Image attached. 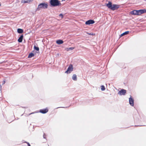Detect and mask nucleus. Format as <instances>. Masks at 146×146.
<instances>
[{
	"label": "nucleus",
	"mask_w": 146,
	"mask_h": 146,
	"mask_svg": "<svg viewBox=\"0 0 146 146\" xmlns=\"http://www.w3.org/2000/svg\"><path fill=\"white\" fill-rule=\"evenodd\" d=\"M106 6L108 8L114 11L118 9L119 8V6L116 4H112V3L109 1L108 3L106 4Z\"/></svg>",
	"instance_id": "nucleus-1"
},
{
	"label": "nucleus",
	"mask_w": 146,
	"mask_h": 146,
	"mask_svg": "<svg viewBox=\"0 0 146 146\" xmlns=\"http://www.w3.org/2000/svg\"><path fill=\"white\" fill-rule=\"evenodd\" d=\"M50 3L51 7H56L61 4L58 0H50Z\"/></svg>",
	"instance_id": "nucleus-2"
},
{
	"label": "nucleus",
	"mask_w": 146,
	"mask_h": 146,
	"mask_svg": "<svg viewBox=\"0 0 146 146\" xmlns=\"http://www.w3.org/2000/svg\"><path fill=\"white\" fill-rule=\"evenodd\" d=\"M48 5L47 4L45 3H41L38 6V7L36 9V11H39L41 9H45L47 8Z\"/></svg>",
	"instance_id": "nucleus-3"
},
{
	"label": "nucleus",
	"mask_w": 146,
	"mask_h": 146,
	"mask_svg": "<svg viewBox=\"0 0 146 146\" xmlns=\"http://www.w3.org/2000/svg\"><path fill=\"white\" fill-rule=\"evenodd\" d=\"M73 68L72 65L71 64H70L65 73L67 74L70 73L73 71Z\"/></svg>",
	"instance_id": "nucleus-4"
},
{
	"label": "nucleus",
	"mask_w": 146,
	"mask_h": 146,
	"mask_svg": "<svg viewBox=\"0 0 146 146\" xmlns=\"http://www.w3.org/2000/svg\"><path fill=\"white\" fill-rule=\"evenodd\" d=\"M126 92V91L124 89H122L120 90L118 94L120 95H125Z\"/></svg>",
	"instance_id": "nucleus-5"
},
{
	"label": "nucleus",
	"mask_w": 146,
	"mask_h": 146,
	"mask_svg": "<svg viewBox=\"0 0 146 146\" xmlns=\"http://www.w3.org/2000/svg\"><path fill=\"white\" fill-rule=\"evenodd\" d=\"M94 22H95L93 20H90L86 21L85 24L87 25H90L94 23Z\"/></svg>",
	"instance_id": "nucleus-6"
},
{
	"label": "nucleus",
	"mask_w": 146,
	"mask_h": 146,
	"mask_svg": "<svg viewBox=\"0 0 146 146\" xmlns=\"http://www.w3.org/2000/svg\"><path fill=\"white\" fill-rule=\"evenodd\" d=\"M129 103L131 106L134 105V100L133 98L131 97L129 99Z\"/></svg>",
	"instance_id": "nucleus-7"
},
{
	"label": "nucleus",
	"mask_w": 146,
	"mask_h": 146,
	"mask_svg": "<svg viewBox=\"0 0 146 146\" xmlns=\"http://www.w3.org/2000/svg\"><path fill=\"white\" fill-rule=\"evenodd\" d=\"M48 111V110L46 108L45 109H43L40 110L39 112L42 113L44 114L46 113Z\"/></svg>",
	"instance_id": "nucleus-8"
},
{
	"label": "nucleus",
	"mask_w": 146,
	"mask_h": 146,
	"mask_svg": "<svg viewBox=\"0 0 146 146\" xmlns=\"http://www.w3.org/2000/svg\"><path fill=\"white\" fill-rule=\"evenodd\" d=\"M23 35H21L20 36V37L19 38V39L18 40V41L19 42H22L23 41Z\"/></svg>",
	"instance_id": "nucleus-9"
},
{
	"label": "nucleus",
	"mask_w": 146,
	"mask_h": 146,
	"mask_svg": "<svg viewBox=\"0 0 146 146\" xmlns=\"http://www.w3.org/2000/svg\"><path fill=\"white\" fill-rule=\"evenodd\" d=\"M72 79L74 81H76L77 80V76L75 74H74L72 77Z\"/></svg>",
	"instance_id": "nucleus-10"
},
{
	"label": "nucleus",
	"mask_w": 146,
	"mask_h": 146,
	"mask_svg": "<svg viewBox=\"0 0 146 146\" xmlns=\"http://www.w3.org/2000/svg\"><path fill=\"white\" fill-rule=\"evenodd\" d=\"M137 10H134L132 11H131V14L135 15H137Z\"/></svg>",
	"instance_id": "nucleus-11"
},
{
	"label": "nucleus",
	"mask_w": 146,
	"mask_h": 146,
	"mask_svg": "<svg viewBox=\"0 0 146 146\" xmlns=\"http://www.w3.org/2000/svg\"><path fill=\"white\" fill-rule=\"evenodd\" d=\"M56 43L58 44H61L63 43V41L62 40H56Z\"/></svg>",
	"instance_id": "nucleus-12"
},
{
	"label": "nucleus",
	"mask_w": 146,
	"mask_h": 146,
	"mask_svg": "<svg viewBox=\"0 0 146 146\" xmlns=\"http://www.w3.org/2000/svg\"><path fill=\"white\" fill-rule=\"evenodd\" d=\"M17 31L19 33H22L23 32V31L22 29H18L17 30Z\"/></svg>",
	"instance_id": "nucleus-13"
},
{
	"label": "nucleus",
	"mask_w": 146,
	"mask_h": 146,
	"mask_svg": "<svg viewBox=\"0 0 146 146\" xmlns=\"http://www.w3.org/2000/svg\"><path fill=\"white\" fill-rule=\"evenodd\" d=\"M33 1V0H27L26 1L24 0L22 2L23 3H29L30 2L32 1Z\"/></svg>",
	"instance_id": "nucleus-14"
},
{
	"label": "nucleus",
	"mask_w": 146,
	"mask_h": 146,
	"mask_svg": "<svg viewBox=\"0 0 146 146\" xmlns=\"http://www.w3.org/2000/svg\"><path fill=\"white\" fill-rule=\"evenodd\" d=\"M129 31H126L123 33H122L120 35V37H121L125 35H127L129 33Z\"/></svg>",
	"instance_id": "nucleus-15"
},
{
	"label": "nucleus",
	"mask_w": 146,
	"mask_h": 146,
	"mask_svg": "<svg viewBox=\"0 0 146 146\" xmlns=\"http://www.w3.org/2000/svg\"><path fill=\"white\" fill-rule=\"evenodd\" d=\"M34 55L33 53H31L29 54L28 57L29 58H31L34 56Z\"/></svg>",
	"instance_id": "nucleus-16"
},
{
	"label": "nucleus",
	"mask_w": 146,
	"mask_h": 146,
	"mask_svg": "<svg viewBox=\"0 0 146 146\" xmlns=\"http://www.w3.org/2000/svg\"><path fill=\"white\" fill-rule=\"evenodd\" d=\"M137 15H140L142 14L141 9L137 10Z\"/></svg>",
	"instance_id": "nucleus-17"
},
{
	"label": "nucleus",
	"mask_w": 146,
	"mask_h": 146,
	"mask_svg": "<svg viewBox=\"0 0 146 146\" xmlns=\"http://www.w3.org/2000/svg\"><path fill=\"white\" fill-rule=\"evenodd\" d=\"M74 48V47H70L68 48H67L66 50L67 51H68L69 50H73Z\"/></svg>",
	"instance_id": "nucleus-18"
},
{
	"label": "nucleus",
	"mask_w": 146,
	"mask_h": 146,
	"mask_svg": "<svg viewBox=\"0 0 146 146\" xmlns=\"http://www.w3.org/2000/svg\"><path fill=\"white\" fill-rule=\"evenodd\" d=\"M106 88L105 87L104 85H102L101 86V90L102 91H104L105 90Z\"/></svg>",
	"instance_id": "nucleus-19"
},
{
	"label": "nucleus",
	"mask_w": 146,
	"mask_h": 146,
	"mask_svg": "<svg viewBox=\"0 0 146 146\" xmlns=\"http://www.w3.org/2000/svg\"><path fill=\"white\" fill-rule=\"evenodd\" d=\"M34 49L35 50H36L37 51H39V48L38 47H37L35 46H34Z\"/></svg>",
	"instance_id": "nucleus-20"
},
{
	"label": "nucleus",
	"mask_w": 146,
	"mask_h": 146,
	"mask_svg": "<svg viewBox=\"0 0 146 146\" xmlns=\"http://www.w3.org/2000/svg\"><path fill=\"white\" fill-rule=\"evenodd\" d=\"M142 14L146 13V9H141Z\"/></svg>",
	"instance_id": "nucleus-21"
},
{
	"label": "nucleus",
	"mask_w": 146,
	"mask_h": 146,
	"mask_svg": "<svg viewBox=\"0 0 146 146\" xmlns=\"http://www.w3.org/2000/svg\"><path fill=\"white\" fill-rule=\"evenodd\" d=\"M87 33L88 34L90 35H94V34H93V33Z\"/></svg>",
	"instance_id": "nucleus-22"
},
{
	"label": "nucleus",
	"mask_w": 146,
	"mask_h": 146,
	"mask_svg": "<svg viewBox=\"0 0 146 146\" xmlns=\"http://www.w3.org/2000/svg\"><path fill=\"white\" fill-rule=\"evenodd\" d=\"M59 17H61V18H62L63 17V15L62 14H60L59 15Z\"/></svg>",
	"instance_id": "nucleus-23"
},
{
	"label": "nucleus",
	"mask_w": 146,
	"mask_h": 146,
	"mask_svg": "<svg viewBox=\"0 0 146 146\" xmlns=\"http://www.w3.org/2000/svg\"><path fill=\"white\" fill-rule=\"evenodd\" d=\"M26 143H27L28 146H31L29 143L28 142H25Z\"/></svg>",
	"instance_id": "nucleus-24"
},
{
	"label": "nucleus",
	"mask_w": 146,
	"mask_h": 146,
	"mask_svg": "<svg viewBox=\"0 0 146 146\" xmlns=\"http://www.w3.org/2000/svg\"><path fill=\"white\" fill-rule=\"evenodd\" d=\"M45 134L44 133V135H43V138H44V139H45Z\"/></svg>",
	"instance_id": "nucleus-25"
},
{
	"label": "nucleus",
	"mask_w": 146,
	"mask_h": 146,
	"mask_svg": "<svg viewBox=\"0 0 146 146\" xmlns=\"http://www.w3.org/2000/svg\"><path fill=\"white\" fill-rule=\"evenodd\" d=\"M34 113V112H33V113H29V114L28 115H31V114H33V113Z\"/></svg>",
	"instance_id": "nucleus-26"
},
{
	"label": "nucleus",
	"mask_w": 146,
	"mask_h": 146,
	"mask_svg": "<svg viewBox=\"0 0 146 146\" xmlns=\"http://www.w3.org/2000/svg\"><path fill=\"white\" fill-rule=\"evenodd\" d=\"M5 81H4V82H3V84H5Z\"/></svg>",
	"instance_id": "nucleus-27"
},
{
	"label": "nucleus",
	"mask_w": 146,
	"mask_h": 146,
	"mask_svg": "<svg viewBox=\"0 0 146 146\" xmlns=\"http://www.w3.org/2000/svg\"><path fill=\"white\" fill-rule=\"evenodd\" d=\"M59 108V107L57 108Z\"/></svg>",
	"instance_id": "nucleus-28"
}]
</instances>
